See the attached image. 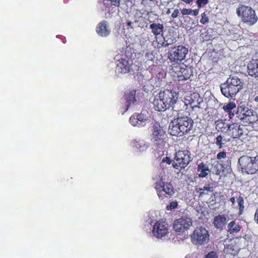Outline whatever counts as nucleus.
Listing matches in <instances>:
<instances>
[{"mask_svg":"<svg viewBox=\"0 0 258 258\" xmlns=\"http://www.w3.org/2000/svg\"><path fill=\"white\" fill-rule=\"evenodd\" d=\"M194 121L188 116H181L171 121L168 133L172 136L182 137L188 133L192 128Z\"/></svg>","mask_w":258,"mask_h":258,"instance_id":"nucleus-1","label":"nucleus"},{"mask_svg":"<svg viewBox=\"0 0 258 258\" xmlns=\"http://www.w3.org/2000/svg\"><path fill=\"white\" fill-rule=\"evenodd\" d=\"M242 81L236 76L229 77L226 82L222 84L220 89L222 94L226 97L233 98L243 88Z\"/></svg>","mask_w":258,"mask_h":258,"instance_id":"nucleus-2","label":"nucleus"},{"mask_svg":"<svg viewBox=\"0 0 258 258\" xmlns=\"http://www.w3.org/2000/svg\"><path fill=\"white\" fill-rule=\"evenodd\" d=\"M238 165L242 173L253 175L258 173V155L250 157L248 155L241 156Z\"/></svg>","mask_w":258,"mask_h":258,"instance_id":"nucleus-3","label":"nucleus"},{"mask_svg":"<svg viewBox=\"0 0 258 258\" xmlns=\"http://www.w3.org/2000/svg\"><path fill=\"white\" fill-rule=\"evenodd\" d=\"M236 13L243 23L249 26L255 24L258 21L255 11L250 7L239 5L236 9Z\"/></svg>","mask_w":258,"mask_h":258,"instance_id":"nucleus-4","label":"nucleus"},{"mask_svg":"<svg viewBox=\"0 0 258 258\" xmlns=\"http://www.w3.org/2000/svg\"><path fill=\"white\" fill-rule=\"evenodd\" d=\"M154 185L157 195L161 200L171 197L175 193L173 185L170 182L163 181L162 178L156 181Z\"/></svg>","mask_w":258,"mask_h":258,"instance_id":"nucleus-5","label":"nucleus"},{"mask_svg":"<svg viewBox=\"0 0 258 258\" xmlns=\"http://www.w3.org/2000/svg\"><path fill=\"white\" fill-rule=\"evenodd\" d=\"M190 161V154L188 150H179L174 154L172 166L174 169L181 171L187 166Z\"/></svg>","mask_w":258,"mask_h":258,"instance_id":"nucleus-6","label":"nucleus"},{"mask_svg":"<svg viewBox=\"0 0 258 258\" xmlns=\"http://www.w3.org/2000/svg\"><path fill=\"white\" fill-rule=\"evenodd\" d=\"M188 52V48L183 45L174 46L168 51V58L171 62L179 64L185 59Z\"/></svg>","mask_w":258,"mask_h":258,"instance_id":"nucleus-7","label":"nucleus"},{"mask_svg":"<svg viewBox=\"0 0 258 258\" xmlns=\"http://www.w3.org/2000/svg\"><path fill=\"white\" fill-rule=\"evenodd\" d=\"M192 243L197 246H202L207 244L210 240L209 231L202 226L197 227L190 235Z\"/></svg>","mask_w":258,"mask_h":258,"instance_id":"nucleus-8","label":"nucleus"},{"mask_svg":"<svg viewBox=\"0 0 258 258\" xmlns=\"http://www.w3.org/2000/svg\"><path fill=\"white\" fill-rule=\"evenodd\" d=\"M236 117L244 123L252 124L255 121L253 110L244 105H238L235 112Z\"/></svg>","mask_w":258,"mask_h":258,"instance_id":"nucleus-9","label":"nucleus"},{"mask_svg":"<svg viewBox=\"0 0 258 258\" xmlns=\"http://www.w3.org/2000/svg\"><path fill=\"white\" fill-rule=\"evenodd\" d=\"M192 225V221L188 215H183L180 218L174 220L173 229L177 234H183L189 229Z\"/></svg>","mask_w":258,"mask_h":258,"instance_id":"nucleus-10","label":"nucleus"},{"mask_svg":"<svg viewBox=\"0 0 258 258\" xmlns=\"http://www.w3.org/2000/svg\"><path fill=\"white\" fill-rule=\"evenodd\" d=\"M168 233L169 225L165 220L161 219L155 223L153 228V234L155 237L161 238Z\"/></svg>","mask_w":258,"mask_h":258,"instance_id":"nucleus-11","label":"nucleus"},{"mask_svg":"<svg viewBox=\"0 0 258 258\" xmlns=\"http://www.w3.org/2000/svg\"><path fill=\"white\" fill-rule=\"evenodd\" d=\"M158 94L166 103L168 104L170 107L176 103L178 98L177 93L172 90L165 89L161 90Z\"/></svg>","mask_w":258,"mask_h":258,"instance_id":"nucleus-12","label":"nucleus"},{"mask_svg":"<svg viewBox=\"0 0 258 258\" xmlns=\"http://www.w3.org/2000/svg\"><path fill=\"white\" fill-rule=\"evenodd\" d=\"M166 134L163 128L159 124H155L153 126V133L151 135V140L157 144L162 142L165 138Z\"/></svg>","mask_w":258,"mask_h":258,"instance_id":"nucleus-13","label":"nucleus"},{"mask_svg":"<svg viewBox=\"0 0 258 258\" xmlns=\"http://www.w3.org/2000/svg\"><path fill=\"white\" fill-rule=\"evenodd\" d=\"M132 64L133 60L127 57L121 58L118 60L117 63V69L118 72L125 74L131 71Z\"/></svg>","mask_w":258,"mask_h":258,"instance_id":"nucleus-14","label":"nucleus"},{"mask_svg":"<svg viewBox=\"0 0 258 258\" xmlns=\"http://www.w3.org/2000/svg\"><path fill=\"white\" fill-rule=\"evenodd\" d=\"M192 74V70L190 67L186 66L180 67L178 70L175 72L174 76L176 75L177 80L178 81H185L189 79Z\"/></svg>","mask_w":258,"mask_h":258,"instance_id":"nucleus-15","label":"nucleus"},{"mask_svg":"<svg viewBox=\"0 0 258 258\" xmlns=\"http://www.w3.org/2000/svg\"><path fill=\"white\" fill-rule=\"evenodd\" d=\"M201 98L198 93H194L184 98V104L185 105H190L194 109L195 108H200V104L201 102Z\"/></svg>","mask_w":258,"mask_h":258,"instance_id":"nucleus-16","label":"nucleus"},{"mask_svg":"<svg viewBox=\"0 0 258 258\" xmlns=\"http://www.w3.org/2000/svg\"><path fill=\"white\" fill-rule=\"evenodd\" d=\"M228 132L233 139L239 138L243 134L242 127L239 123H232L228 125Z\"/></svg>","mask_w":258,"mask_h":258,"instance_id":"nucleus-17","label":"nucleus"},{"mask_svg":"<svg viewBox=\"0 0 258 258\" xmlns=\"http://www.w3.org/2000/svg\"><path fill=\"white\" fill-rule=\"evenodd\" d=\"M223 252L226 256L237 254L238 248L236 242L231 240H229L224 245Z\"/></svg>","mask_w":258,"mask_h":258,"instance_id":"nucleus-18","label":"nucleus"},{"mask_svg":"<svg viewBox=\"0 0 258 258\" xmlns=\"http://www.w3.org/2000/svg\"><path fill=\"white\" fill-rule=\"evenodd\" d=\"M96 31L101 37H107L110 33V29L107 21L100 22L96 28Z\"/></svg>","mask_w":258,"mask_h":258,"instance_id":"nucleus-19","label":"nucleus"},{"mask_svg":"<svg viewBox=\"0 0 258 258\" xmlns=\"http://www.w3.org/2000/svg\"><path fill=\"white\" fill-rule=\"evenodd\" d=\"M136 91L134 90L126 91L125 93L124 97L125 103L124 106V112H126L128 109L132 104H134L135 102H136Z\"/></svg>","mask_w":258,"mask_h":258,"instance_id":"nucleus-20","label":"nucleus"},{"mask_svg":"<svg viewBox=\"0 0 258 258\" xmlns=\"http://www.w3.org/2000/svg\"><path fill=\"white\" fill-rule=\"evenodd\" d=\"M247 73L250 76L258 79V59H252L248 62Z\"/></svg>","mask_w":258,"mask_h":258,"instance_id":"nucleus-21","label":"nucleus"},{"mask_svg":"<svg viewBox=\"0 0 258 258\" xmlns=\"http://www.w3.org/2000/svg\"><path fill=\"white\" fill-rule=\"evenodd\" d=\"M227 222V216L224 214H219L215 216L213 219V224L215 227L220 230L225 228Z\"/></svg>","mask_w":258,"mask_h":258,"instance_id":"nucleus-22","label":"nucleus"},{"mask_svg":"<svg viewBox=\"0 0 258 258\" xmlns=\"http://www.w3.org/2000/svg\"><path fill=\"white\" fill-rule=\"evenodd\" d=\"M145 120L144 114L136 113L131 116L130 122L134 126H140L142 125L143 122Z\"/></svg>","mask_w":258,"mask_h":258,"instance_id":"nucleus-23","label":"nucleus"},{"mask_svg":"<svg viewBox=\"0 0 258 258\" xmlns=\"http://www.w3.org/2000/svg\"><path fill=\"white\" fill-rule=\"evenodd\" d=\"M213 191V187L209 183L204 186L203 188L196 187L195 189V192L198 194L199 198H203L206 195H209V192H212Z\"/></svg>","mask_w":258,"mask_h":258,"instance_id":"nucleus-24","label":"nucleus"},{"mask_svg":"<svg viewBox=\"0 0 258 258\" xmlns=\"http://www.w3.org/2000/svg\"><path fill=\"white\" fill-rule=\"evenodd\" d=\"M211 164L212 167L210 168V171L212 172L214 174L219 175L221 174L222 171H223L222 170L223 166L221 164L219 163L218 161L211 159Z\"/></svg>","mask_w":258,"mask_h":258,"instance_id":"nucleus-25","label":"nucleus"},{"mask_svg":"<svg viewBox=\"0 0 258 258\" xmlns=\"http://www.w3.org/2000/svg\"><path fill=\"white\" fill-rule=\"evenodd\" d=\"M150 29L154 35L157 37L163 34L164 26L162 24L153 23L150 25Z\"/></svg>","mask_w":258,"mask_h":258,"instance_id":"nucleus-26","label":"nucleus"},{"mask_svg":"<svg viewBox=\"0 0 258 258\" xmlns=\"http://www.w3.org/2000/svg\"><path fill=\"white\" fill-rule=\"evenodd\" d=\"M241 227L238 223H236V220H232L227 225V232L230 234L237 233L241 230Z\"/></svg>","mask_w":258,"mask_h":258,"instance_id":"nucleus-27","label":"nucleus"},{"mask_svg":"<svg viewBox=\"0 0 258 258\" xmlns=\"http://www.w3.org/2000/svg\"><path fill=\"white\" fill-rule=\"evenodd\" d=\"M236 108V104L233 101L229 102L223 107V110L228 114V117L230 119H232L234 117L235 113L232 110Z\"/></svg>","mask_w":258,"mask_h":258,"instance_id":"nucleus-28","label":"nucleus"},{"mask_svg":"<svg viewBox=\"0 0 258 258\" xmlns=\"http://www.w3.org/2000/svg\"><path fill=\"white\" fill-rule=\"evenodd\" d=\"M197 171L199 172L200 178H204L208 176L210 168L204 162H201L198 165Z\"/></svg>","mask_w":258,"mask_h":258,"instance_id":"nucleus-29","label":"nucleus"},{"mask_svg":"<svg viewBox=\"0 0 258 258\" xmlns=\"http://www.w3.org/2000/svg\"><path fill=\"white\" fill-rule=\"evenodd\" d=\"M229 141L230 139L227 140L223 136L220 134L216 137L214 143L218 146L219 149H221L224 147H227L226 144Z\"/></svg>","mask_w":258,"mask_h":258,"instance_id":"nucleus-30","label":"nucleus"},{"mask_svg":"<svg viewBox=\"0 0 258 258\" xmlns=\"http://www.w3.org/2000/svg\"><path fill=\"white\" fill-rule=\"evenodd\" d=\"M153 104L154 108L157 111H165L167 110L163 102L157 97L155 98Z\"/></svg>","mask_w":258,"mask_h":258,"instance_id":"nucleus-31","label":"nucleus"},{"mask_svg":"<svg viewBox=\"0 0 258 258\" xmlns=\"http://www.w3.org/2000/svg\"><path fill=\"white\" fill-rule=\"evenodd\" d=\"M237 202L238 203V210H239L238 214L239 216H240L241 215H242L243 214V213L244 212V199H243V197L240 196H239L237 198Z\"/></svg>","mask_w":258,"mask_h":258,"instance_id":"nucleus-32","label":"nucleus"},{"mask_svg":"<svg viewBox=\"0 0 258 258\" xmlns=\"http://www.w3.org/2000/svg\"><path fill=\"white\" fill-rule=\"evenodd\" d=\"M134 146L138 149L140 150V151H144L147 148V145H146L145 142L142 141H140L138 142H136L135 143Z\"/></svg>","mask_w":258,"mask_h":258,"instance_id":"nucleus-33","label":"nucleus"},{"mask_svg":"<svg viewBox=\"0 0 258 258\" xmlns=\"http://www.w3.org/2000/svg\"><path fill=\"white\" fill-rule=\"evenodd\" d=\"M209 22V17L207 16V14L206 12H204L201 14V19L200 20V23L203 24L205 25L207 23H208Z\"/></svg>","mask_w":258,"mask_h":258,"instance_id":"nucleus-34","label":"nucleus"},{"mask_svg":"<svg viewBox=\"0 0 258 258\" xmlns=\"http://www.w3.org/2000/svg\"><path fill=\"white\" fill-rule=\"evenodd\" d=\"M177 206L178 202L176 201H174L170 202L169 205H167L166 209L168 211H171L176 208Z\"/></svg>","mask_w":258,"mask_h":258,"instance_id":"nucleus-35","label":"nucleus"},{"mask_svg":"<svg viewBox=\"0 0 258 258\" xmlns=\"http://www.w3.org/2000/svg\"><path fill=\"white\" fill-rule=\"evenodd\" d=\"M174 39L168 38V36L164 37V42L163 43V46L167 47L169 45L173 44L174 42Z\"/></svg>","mask_w":258,"mask_h":258,"instance_id":"nucleus-36","label":"nucleus"},{"mask_svg":"<svg viewBox=\"0 0 258 258\" xmlns=\"http://www.w3.org/2000/svg\"><path fill=\"white\" fill-rule=\"evenodd\" d=\"M225 123L222 119H219L215 121L216 128V129H218V130H221L223 128H225Z\"/></svg>","mask_w":258,"mask_h":258,"instance_id":"nucleus-37","label":"nucleus"},{"mask_svg":"<svg viewBox=\"0 0 258 258\" xmlns=\"http://www.w3.org/2000/svg\"><path fill=\"white\" fill-rule=\"evenodd\" d=\"M217 159L220 161L222 159H225L227 157V153L225 151H221L217 154Z\"/></svg>","mask_w":258,"mask_h":258,"instance_id":"nucleus-38","label":"nucleus"},{"mask_svg":"<svg viewBox=\"0 0 258 258\" xmlns=\"http://www.w3.org/2000/svg\"><path fill=\"white\" fill-rule=\"evenodd\" d=\"M209 3V0H197L196 4L199 8L207 5Z\"/></svg>","mask_w":258,"mask_h":258,"instance_id":"nucleus-39","label":"nucleus"},{"mask_svg":"<svg viewBox=\"0 0 258 258\" xmlns=\"http://www.w3.org/2000/svg\"><path fill=\"white\" fill-rule=\"evenodd\" d=\"M204 258H218V255L216 251H211L206 254Z\"/></svg>","mask_w":258,"mask_h":258,"instance_id":"nucleus-40","label":"nucleus"},{"mask_svg":"<svg viewBox=\"0 0 258 258\" xmlns=\"http://www.w3.org/2000/svg\"><path fill=\"white\" fill-rule=\"evenodd\" d=\"M105 1L110 2L111 4L113 6L118 7L120 5V0H103V3Z\"/></svg>","mask_w":258,"mask_h":258,"instance_id":"nucleus-41","label":"nucleus"},{"mask_svg":"<svg viewBox=\"0 0 258 258\" xmlns=\"http://www.w3.org/2000/svg\"><path fill=\"white\" fill-rule=\"evenodd\" d=\"M181 13L182 15H187L191 14V9H185L184 8L181 10Z\"/></svg>","mask_w":258,"mask_h":258,"instance_id":"nucleus-42","label":"nucleus"},{"mask_svg":"<svg viewBox=\"0 0 258 258\" xmlns=\"http://www.w3.org/2000/svg\"><path fill=\"white\" fill-rule=\"evenodd\" d=\"M179 13V10L177 9H175L174 10L173 12L171 14V17L173 19L176 18V17H177Z\"/></svg>","mask_w":258,"mask_h":258,"instance_id":"nucleus-43","label":"nucleus"},{"mask_svg":"<svg viewBox=\"0 0 258 258\" xmlns=\"http://www.w3.org/2000/svg\"><path fill=\"white\" fill-rule=\"evenodd\" d=\"M162 162H165L167 164L170 165L172 162V160L169 157H165L163 158V159H162Z\"/></svg>","mask_w":258,"mask_h":258,"instance_id":"nucleus-44","label":"nucleus"},{"mask_svg":"<svg viewBox=\"0 0 258 258\" xmlns=\"http://www.w3.org/2000/svg\"><path fill=\"white\" fill-rule=\"evenodd\" d=\"M156 97H158L159 99V100H160L163 102L167 109L170 108V107L168 105V104L166 103L158 94L156 96Z\"/></svg>","mask_w":258,"mask_h":258,"instance_id":"nucleus-45","label":"nucleus"},{"mask_svg":"<svg viewBox=\"0 0 258 258\" xmlns=\"http://www.w3.org/2000/svg\"><path fill=\"white\" fill-rule=\"evenodd\" d=\"M191 14L194 16H197L199 14V9H194V10H191Z\"/></svg>","mask_w":258,"mask_h":258,"instance_id":"nucleus-46","label":"nucleus"},{"mask_svg":"<svg viewBox=\"0 0 258 258\" xmlns=\"http://www.w3.org/2000/svg\"><path fill=\"white\" fill-rule=\"evenodd\" d=\"M254 220L258 224V208L256 209L254 214Z\"/></svg>","mask_w":258,"mask_h":258,"instance_id":"nucleus-47","label":"nucleus"},{"mask_svg":"<svg viewBox=\"0 0 258 258\" xmlns=\"http://www.w3.org/2000/svg\"><path fill=\"white\" fill-rule=\"evenodd\" d=\"M230 201L231 202L233 205H234L235 204V199L234 197H231L230 198Z\"/></svg>","mask_w":258,"mask_h":258,"instance_id":"nucleus-48","label":"nucleus"},{"mask_svg":"<svg viewBox=\"0 0 258 258\" xmlns=\"http://www.w3.org/2000/svg\"><path fill=\"white\" fill-rule=\"evenodd\" d=\"M182 1L187 4H189L190 3H191L193 1V0H182Z\"/></svg>","mask_w":258,"mask_h":258,"instance_id":"nucleus-49","label":"nucleus"},{"mask_svg":"<svg viewBox=\"0 0 258 258\" xmlns=\"http://www.w3.org/2000/svg\"><path fill=\"white\" fill-rule=\"evenodd\" d=\"M132 23L131 22H128L126 24V26L128 27H131L132 26Z\"/></svg>","mask_w":258,"mask_h":258,"instance_id":"nucleus-50","label":"nucleus"},{"mask_svg":"<svg viewBox=\"0 0 258 258\" xmlns=\"http://www.w3.org/2000/svg\"><path fill=\"white\" fill-rule=\"evenodd\" d=\"M170 13V9H168V10L166 12V14H169Z\"/></svg>","mask_w":258,"mask_h":258,"instance_id":"nucleus-51","label":"nucleus"},{"mask_svg":"<svg viewBox=\"0 0 258 258\" xmlns=\"http://www.w3.org/2000/svg\"><path fill=\"white\" fill-rule=\"evenodd\" d=\"M187 238V235L186 234H184V239H186Z\"/></svg>","mask_w":258,"mask_h":258,"instance_id":"nucleus-52","label":"nucleus"},{"mask_svg":"<svg viewBox=\"0 0 258 258\" xmlns=\"http://www.w3.org/2000/svg\"><path fill=\"white\" fill-rule=\"evenodd\" d=\"M130 0H125V2L129 1Z\"/></svg>","mask_w":258,"mask_h":258,"instance_id":"nucleus-53","label":"nucleus"}]
</instances>
